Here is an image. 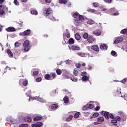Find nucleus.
<instances>
[{"label": "nucleus", "mask_w": 127, "mask_h": 127, "mask_svg": "<svg viewBox=\"0 0 127 127\" xmlns=\"http://www.w3.org/2000/svg\"><path fill=\"white\" fill-rule=\"evenodd\" d=\"M78 55H79V56H81V57H84V56H85V54L82 53V52H79L78 53Z\"/></svg>", "instance_id": "47"}, {"label": "nucleus", "mask_w": 127, "mask_h": 127, "mask_svg": "<svg viewBox=\"0 0 127 127\" xmlns=\"http://www.w3.org/2000/svg\"><path fill=\"white\" fill-rule=\"evenodd\" d=\"M111 123H112L113 124H116V123H117V120H116V119H112L111 121Z\"/></svg>", "instance_id": "55"}, {"label": "nucleus", "mask_w": 127, "mask_h": 127, "mask_svg": "<svg viewBox=\"0 0 127 127\" xmlns=\"http://www.w3.org/2000/svg\"><path fill=\"white\" fill-rule=\"evenodd\" d=\"M109 12L110 13H112L111 15H113V16L119 15V14H120L119 11H117L115 8H111L109 10Z\"/></svg>", "instance_id": "3"}, {"label": "nucleus", "mask_w": 127, "mask_h": 127, "mask_svg": "<svg viewBox=\"0 0 127 127\" xmlns=\"http://www.w3.org/2000/svg\"><path fill=\"white\" fill-rule=\"evenodd\" d=\"M38 74H39V72L38 71H34L33 72V76H37Z\"/></svg>", "instance_id": "44"}, {"label": "nucleus", "mask_w": 127, "mask_h": 127, "mask_svg": "<svg viewBox=\"0 0 127 127\" xmlns=\"http://www.w3.org/2000/svg\"><path fill=\"white\" fill-rule=\"evenodd\" d=\"M81 65H82V67H85L86 66V63H82Z\"/></svg>", "instance_id": "64"}, {"label": "nucleus", "mask_w": 127, "mask_h": 127, "mask_svg": "<svg viewBox=\"0 0 127 127\" xmlns=\"http://www.w3.org/2000/svg\"><path fill=\"white\" fill-rule=\"evenodd\" d=\"M73 119V115H69V117H68L66 119V122H70V121H71V120H72Z\"/></svg>", "instance_id": "30"}, {"label": "nucleus", "mask_w": 127, "mask_h": 127, "mask_svg": "<svg viewBox=\"0 0 127 127\" xmlns=\"http://www.w3.org/2000/svg\"><path fill=\"white\" fill-rule=\"evenodd\" d=\"M23 46H30L29 41L27 40L24 41Z\"/></svg>", "instance_id": "23"}, {"label": "nucleus", "mask_w": 127, "mask_h": 127, "mask_svg": "<svg viewBox=\"0 0 127 127\" xmlns=\"http://www.w3.org/2000/svg\"><path fill=\"white\" fill-rule=\"evenodd\" d=\"M65 35L67 38H70V37H71V34L68 32H66Z\"/></svg>", "instance_id": "45"}, {"label": "nucleus", "mask_w": 127, "mask_h": 127, "mask_svg": "<svg viewBox=\"0 0 127 127\" xmlns=\"http://www.w3.org/2000/svg\"><path fill=\"white\" fill-rule=\"evenodd\" d=\"M123 40V37H119L116 39H115V40L114 41V43L115 44H118V43H119V42H122Z\"/></svg>", "instance_id": "11"}, {"label": "nucleus", "mask_w": 127, "mask_h": 127, "mask_svg": "<svg viewBox=\"0 0 127 127\" xmlns=\"http://www.w3.org/2000/svg\"><path fill=\"white\" fill-rule=\"evenodd\" d=\"M7 53H8L9 56L11 58L13 57V53L11 52V51L9 49H7Z\"/></svg>", "instance_id": "20"}, {"label": "nucleus", "mask_w": 127, "mask_h": 127, "mask_svg": "<svg viewBox=\"0 0 127 127\" xmlns=\"http://www.w3.org/2000/svg\"><path fill=\"white\" fill-rule=\"evenodd\" d=\"M82 81H83L84 82L89 81V77H88L87 75L83 76L82 77Z\"/></svg>", "instance_id": "28"}, {"label": "nucleus", "mask_w": 127, "mask_h": 127, "mask_svg": "<svg viewBox=\"0 0 127 127\" xmlns=\"http://www.w3.org/2000/svg\"><path fill=\"white\" fill-rule=\"evenodd\" d=\"M87 107L88 109H93V108H94V105L92 104H87Z\"/></svg>", "instance_id": "43"}, {"label": "nucleus", "mask_w": 127, "mask_h": 127, "mask_svg": "<svg viewBox=\"0 0 127 127\" xmlns=\"http://www.w3.org/2000/svg\"><path fill=\"white\" fill-rule=\"evenodd\" d=\"M44 78L45 79V80H49L50 81H52V79L51 78V76L49 74H47L45 75Z\"/></svg>", "instance_id": "15"}, {"label": "nucleus", "mask_w": 127, "mask_h": 127, "mask_svg": "<svg viewBox=\"0 0 127 127\" xmlns=\"http://www.w3.org/2000/svg\"><path fill=\"white\" fill-rule=\"evenodd\" d=\"M81 67H82V64L77 63L76 64V68H77V69H80Z\"/></svg>", "instance_id": "38"}, {"label": "nucleus", "mask_w": 127, "mask_h": 127, "mask_svg": "<svg viewBox=\"0 0 127 127\" xmlns=\"http://www.w3.org/2000/svg\"><path fill=\"white\" fill-rule=\"evenodd\" d=\"M75 37L76 40H80V39H81V35H80V34H78V33L75 34Z\"/></svg>", "instance_id": "27"}, {"label": "nucleus", "mask_w": 127, "mask_h": 127, "mask_svg": "<svg viewBox=\"0 0 127 127\" xmlns=\"http://www.w3.org/2000/svg\"><path fill=\"white\" fill-rule=\"evenodd\" d=\"M40 120H42V117L35 116L33 119V121H34V122H36V121H39Z\"/></svg>", "instance_id": "22"}, {"label": "nucleus", "mask_w": 127, "mask_h": 127, "mask_svg": "<svg viewBox=\"0 0 127 127\" xmlns=\"http://www.w3.org/2000/svg\"><path fill=\"white\" fill-rule=\"evenodd\" d=\"M120 33H122V34H126V33H127V29H123L121 31Z\"/></svg>", "instance_id": "32"}, {"label": "nucleus", "mask_w": 127, "mask_h": 127, "mask_svg": "<svg viewBox=\"0 0 127 127\" xmlns=\"http://www.w3.org/2000/svg\"><path fill=\"white\" fill-rule=\"evenodd\" d=\"M100 106H97L95 108V111H98L99 110H100Z\"/></svg>", "instance_id": "57"}, {"label": "nucleus", "mask_w": 127, "mask_h": 127, "mask_svg": "<svg viewBox=\"0 0 127 127\" xmlns=\"http://www.w3.org/2000/svg\"><path fill=\"white\" fill-rule=\"evenodd\" d=\"M19 127H27L28 124H21L19 126Z\"/></svg>", "instance_id": "34"}, {"label": "nucleus", "mask_w": 127, "mask_h": 127, "mask_svg": "<svg viewBox=\"0 0 127 127\" xmlns=\"http://www.w3.org/2000/svg\"><path fill=\"white\" fill-rule=\"evenodd\" d=\"M56 72L57 75H61V74H62V71L60 69H57Z\"/></svg>", "instance_id": "31"}, {"label": "nucleus", "mask_w": 127, "mask_h": 127, "mask_svg": "<svg viewBox=\"0 0 127 127\" xmlns=\"http://www.w3.org/2000/svg\"><path fill=\"white\" fill-rule=\"evenodd\" d=\"M104 2L106 3H111L112 2V0H103Z\"/></svg>", "instance_id": "49"}, {"label": "nucleus", "mask_w": 127, "mask_h": 127, "mask_svg": "<svg viewBox=\"0 0 127 127\" xmlns=\"http://www.w3.org/2000/svg\"><path fill=\"white\" fill-rule=\"evenodd\" d=\"M88 70H89V71L92 70V66L91 65L88 66Z\"/></svg>", "instance_id": "63"}, {"label": "nucleus", "mask_w": 127, "mask_h": 127, "mask_svg": "<svg viewBox=\"0 0 127 127\" xmlns=\"http://www.w3.org/2000/svg\"><path fill=\"white\" fill-rule=\"evenodd\" d=\"M31 127H37V125L36 124V123H34V124H31Z\"/></svg>", "instance_id": "59"}, {"label": "nucleus", "mask_w": 127, "mask_h": 127, "mask_svg": "<svg viewBox=\"0 0 127 127\" xmlns=\"http://www.w3.org/2000/svg\"><path fill=\"white\" fill-rule=\"evenodd\" d=\"M24 122H26V123H31L32 119H31V117L28 116L24 118Z\"/></svg>", "instance_id": "12"}, {"label": "nucleus", "mask_w": 127, "mask_h": 127, "mask_svg": "<svg viewBox=\"0 0 127 127\" xmlns=\"http://www.w3.org/2000/svg\"><path fill=\"white\" fill-rule=\"evenodd\" d=\"M91 49H92V50H94V51H96V52H99V51H100V48L97 45L92 46Z\"/></svg>", "instance_id": "8"}, {"label": "nucleus", "mask_w": 127, "mask_h": 127, "mask_svg": "<svg viewBox=\"0 0 127 127\" xmlns=\"http://www.w3.org/2000/svg\"><path fill=\"white\" fill-rule=\"evenodd\" d=\"M68 0H59V3L60 4H67Z\"/></svg>", "instance_id": "16"}, {"label": "nucleus", "mask_w": 127, "mask_h": 127, "mask_svg": "<svg viewBox=\"0 0 127 127\" xmlns=\"http://www.w3.org/2000/svg\"><path fill=\"white\" fill-rule=\"evenodd\" d=\"M71 48L73 50H80L81 49V48L75 45L72 46Z\"/></svg>", "instance_id": "21"}, {"label": "nucleus", "mask_w": 127, "mask_h": 127, "mask_svg": "<svg viewBox=\"0 0 127 127\" xmlns=\"http://www.w3.org/2000/svg\"><path fill=\"white\" fill-rule=\"evenodd\" d=\"M69 44H74L75 43V40L73 38H70L68 41Z\"/></svg>", "instance_id": "26"}, {"label": "nucleus", "mask_w": 127, "mask_h": 127, "mask_svg": "<svg viewBox=\"0 0 127 127\" xmlns=\"http://www.w3.org/2000/svg\"><path fill=\"white\" fill-rule=\"evenodd\" d=\"M86 75H87V72H83L81 74V76H82L83 77H84V76H86Z\"/></svg>", "instance_id": "60"}, {"label": "nucleus", "mask_w": 127, "mask_h": 127, "mask_svg": "<svg viewBox=\"0 0 127 127\" xmlns=\"http://www.w3.org/2000/svg\"><path fill=\"white\" fill-rule=\"evenodd\" d=\"M31 33V30L28 29L24 31L23 32L20 33V35L21 36H26L27 35H29Z\"/></svg>", "instance_id": "5"}, {"label": "nucleus", "mask_w": 127, "mask_h": 127, "mask_svg": "<svg viewBox=\"0 0 127 127\" xmlns=\"http://www.w3.org/2000/svg\"><path fill=\"white\" fill-rule=\"evenodd\" d=\"M116 53H117L115 51H112L111 52V55H113V56H115V55H116Z\"/></svg>", "instance_id": "53"}, {"label": "nucleus", "mask_w": 127, "mask_h": 127, "mask_svg": "<svg viewBox=\"0 0 127 127\" xmlns=\"http://www.w3.org/2000/svg\"><path fill=\"white\" fill-rule=\"evenodd\" d=\"M73 17L74 18V20L75 21L74 24L77 26L81 25L82 22L85 21V18H84L83 15H80V14L78 12H75L73 14Z\"/></svg>", "instance_id": "1"}, {"label": "nucleus", "mask_w": 127, "mask_h": 127, "mask_svg": "<svg viewBox=\"0 0 127 127\" xmlns=\"http://www.w3.org/2000/svg\"><path fill=\"white\" fill-rule=\"evenodd\" d=\"M73 74L74 76H78V74H79V72L76 69H75L73 71Z\"/></svg>", "instance_id": "39"}, {"label": "nucleus", "mask_w": 127, "mask_h": 127, "mask_svg": "<svg viewBox=\"0 0 127 127\" xmlns=\"http://www.w3.org/2000/svg\"><path fill=\"white\" fill-rule=\"evenodd\" d=\"M83 38L85 39H87V38H89V34L87 33H85L83 34Z\"/></svg>", "instance_id": "36"}, {"label": "nucleus", "mask_w": 127, "mask_h": 127, "mask_svg": "<svg viewBox=\"0 0 127 127\" xmlns=\"http://www.w3.org/2000/svg\"><path fill=\"white\" fill-rule=\"evenodd\" d=\"M88 11L89 12H91L92 13H95V12H96V10H95V9H89Z\"/></svg>", "instance_id": "42"}, {"label": "nucleus", "mask_w": 127, "mask_h": 127, "mask_svg": "<svg viewBox=\"0 0 127 127\" xmlns=\"http://www.w3.org/2000/svg\"><path fill=\"white\" fill-rule=\"evenodd\" d=\"M20 45H21V44L18 42H16L15 43V47H19V46H20Z\"/></svg>", "instance_id": "41"}, {"label": "nucleus", "mask_w": 127, "mask_h": 127, "mask_svg": "<svg viewBox=\"0 0 127 127\" xmlns=\"http://www.w3.org/2000/svg\"><path fill=\"white\" fill-rule=\"evenodd\" d=\"M24 51L27 52L30 50V46H23Z\"/></svg>", "instance_id": "19"}, {"label": "nucleus", "mask_w": 127, "mask_h": 127, "mask_svg": "<svg viewBox=\"0 0 127 127\" xmlns=\"http://www.w3.org/2000/svg\"><path fill=\"white\" fill-rule=\"evenodd\" d=\"M105 121L104 117H100L97 118V121L94 122V125H101Z\"/></svg>", "instance_id": "4"}, {"label": "nucleus", "mask_w": 127, "mask_h": 127, "mask_svg": "<svg viewBox=\"0 0 127 127\" xmlns=\"http://www.w3.org/2000/svg\"><path fill=\"white\" fill-rule=\"evenodd\" d=\"M45 2H46L47 3H51V0H45Z\"/></svg>", "instance_id": "62"}, {"label": "nucleus", "mask_w": 127, "mask_h": 127, "mask_svg": "<svg viewBox=\"0 0 127 127\" xmlns=\"http://www.w3.org/2000/svg\"><path fill=\"white\" fill-rule=\"evenodd\" d=\"M71 80L72 81V82H78V79L74 77H71Z\"/></svg>", "instance_id": "48"}, {"label": "nucleus", "mask_w": 127, "mask_h": 127, "mask_svg": "<svg viewBox=\"0 0 127 127\" xmlns=\"http://www.w3.org/2000/svg\"><path fill=\"white\" fill-rule=\"evenodd\" d=\"M36 82H41V81H42V78L41 77H38L36 79Z\"/></svg>", "instance_id": "50"}, {"label": "nucleus", "mask_w": 127, "mask_h": 127, "mask_svg": "<svg viewBox=\"0 0 127 127\" xmlns=\"http://www.w3.org/2000/svg\"><path fill=\"white\" fill-rule=\"evenodd\" d=\"M79 116H80V112H76L74 116V117L75 118V119H77V118H79Z\"/></svg>", "instance_id": "40"}, {"label": "nucleus", "mask_w": 127, "mask_h": 127, "mask_svg": "<svg viewBox=\"0 0 127 127\" xmlns=\"http://www.w3.org/2000/svg\"><path fill=\"white\" fill-rule=\"evenodd\" d=\"M97 117H99V113L95 112L91 116H90L89 119L93 120L94 119H95V118H97Z\"/></svg>", "instance_id": "9"}, {"label": "nucleus", "mask_w": 127, "mask_h": 127, "mask_svg": "<svg viewBox=\"0 0 127 127\" xmlns=\"http://www.w3.org/2000/svg\"><path fill=\"white\" fill-rule=\"evenodd\" d=\"M27 84H28V81H27V80H25L23 82V85L25 86H26Z\"/></svg>", "instance_id": "52"}, {"label": "nucleus", "mask_w": 127, "mask_h": 127, "mask_svg": "<svg viewBox=\"0 0 127 127\" xmlns=\"http://www.w3.org/2000/svg\"><path fill=\"white\" fill-rule=\"evenodd\" d=\"M93 5L94 6V7H99V3H93Z\"/></svg>", "instance_id": "54"}, {"label": "nucleus", "mask_w": 127, "mask_h": 127, "mask_svg": "<svg viewBox=\"0 0 127 127\" xmlns=\"http://www.w3.org/2000/svg\"><path fill=\"white\" fill-rule=\"evenodd\" d=\"M36 124H37V127H41L43 125V123L42 122H37Z\"/></svg>", "instance_id": "37"}, {"label": "nucleus", "mask_w": 127, "mask_h": 127, "mask_svg": "<svg viewBox=\"0 0 127 127\" xmlns=\"http://www.w3.org/2000/svg\"><path fill=\"white\" fill-rule=\"evenodd\" d=\"M116 120H117V121H121V117L120 116H117L116 117Z\"/></svg>", "instance_id": "61"}, {"label": "nucleus", "mask_w": 127, "mask_h": 127, "mask_svg": "<svg viewBox=\"0 0 127 127\" xmlns=\"http://www.w3.org/2000/svg\"><path fill=\"white\" fill-rule=\"evenodd\" d=\"M87 24H94V23H95V22L93 20H89L87 21Z\"/></svg>", "instance_id": "35"}, {"label": "nucleus", "mask_w": 127, "mask_h": 127, "mask_svg": "<svg viewBox=\"0 0 127 127\" xmlns=\"http://www.w3.org/2000/svg\"><path fill=\"white\" fill-rule=\"evenodd\" d=\"M93 34L99 36V35H101V31L99 30H96L93 31Z\"/></svg>", "instance_id": "17"}, {"label": "nucleus", "mask_w": 127, "mask_h": 127, "mask_svg": "<svg viewBox=\"0 0 127 127\" xmlns=\"http://www.w3.org/2000/svg\"><path fill=\"white\" fill-rule=\"evenodd\" d=\"M34 100H37V101H39V102H44L43 99L39 97V96L34 97Z\"/></svg>", "instance_id": "29"}, {"label": "nucleus", "mask_w": 127, "mask_h": 127, "mask_svg": "<svg viewBox=\"0 0 127 127\" xmlns=\"http://www.w3.org/2000/svg\"><path fill=\"white\" fill-rule=\"evenodd\" d=\"M100 49H101V50H107V49H108V45H107L106 44L101 45Z\"/></svg>", "instance_id": "13"}, {"label": "nucleus", "mask_w": 127, "mask_h": 127, "mask_svg": "<svg viewBox=\"0 0 127 127\" xmlns=\"http://www.w3.org/2000/svg\"><path fill=\"white\" fill-rule=\"evenodd\" d=\"M5 30L7 31V32H14L16 30H15V28L13 27H9L6 28Z\"/></svg>", "instance_id": "6"}, {"label": "nucleus", "mask_w": 127, "mask_h": 127, "mask_svg": "<svg viewBox=\"0 0 127 127\" xmlns=\"http://www.w3.org/2000/svg\"><path fill=\"white\" fill-rule=\"evenodd\" d=\"M14 3L15 5H19V2L17 1V0H14Z\"/></svg>", "instance_id": "51"}, {"label": "nucleus", "mask_w": 127, "mask_h": 127, "mask_svg": "<svg viewBox=\"0 0 127 127\" xmlns=\"http://www.w3.org/2000/svg\"><path fill=\"white\" fill-rule=\"evenodd\" d=\"M51 77L52 81V80H54V79H55L56 78V73H55L54 72L51 73Z\"/></svg>", "instance_id": "25"}, {"label": "nucleus", "mask_w": 127, "mask_h": 127, "mask_svg": "<svg viewBox=\"0 0 127 127\" xmlns=\"http://www.w3.org/2000/svg\"><path fill=\"white\" fill-rule=\"evenodd\" d=\"M58 108V105L57 104H53L51 106L50 109L51 111H54Z\"/></svg>", "instance_id": "7"}, {"label": "nucleus", "mask_w": 127, "mask_h": 127, "mask_svg": "<svg viewBox=\"0 0 127 127\" xmlns=\"http://www.w3.org/2000/svg\"><path fill=\"white\" fill-rule=\"evenodd\" d=\"M5 8H6V10H7V11H8V8L7 7H6V6H4V5H0V11H4V9H5Z\"/></svg>", "instance_id": "14"}, {"label": "nucleus", "mask_w": 127, "mask_h": 127, "mask_svg": "<svg viewBox=\"0 0 127 127\" xmlns=\"http://www.w3.org/2000/svg\"><path fill=\"white\" fill-rule=\"evenodd\" d=\"M127 81V78H125L122 80H121L120 82L121 83H123V84H125Z\"/></svg>", "instance_id": "46"}, {"label": "nucleus", "mask_w": 127, "mask_h": 127, "mask_svg": "<svg viewBox=\"0 0 127 127\" xmlns=\"http://www.w3.org/2000/svg\"><path fill=\"white\" fill-rule=\"evenodd\" d=\"M5 13L4 11H0V16L3 15Z\"/></svg>", "instance_id": "56"}, {"label": "nucleus", "mask_w": 127, "mask_h": 127, "mask_svg": "<svg viewBox=\"0 0 127 127\" xmlns=\"http://www.w3.org/2000/svg\"><path fill=\"white\" fill-rule=\"evenodd\" d=\"M64 101L65 104H68L69 103V98L68 96H65L64 98Z\"/></svg>", "instance_id": "24"}, {"label": "nucleus", "mask_w": 127, "mask_h": 127, "mask_svg": "<svg viewBox=\"0 0 127 127\" xmlns=\"http://www.w3.org/2000/svg\"><path fill=\"white\" fill-rule=\"evenodd\" d=\"M31 14H35V15H37V14H38V12H37L35 10H32L31 11Z\"/></svg>", "instance_id": "33"}, {"label": "nucleus", "mask_w": 127, "mask_h": 127, "mask_svg": "<svg viewBox=\"0 0 127 127\" xmlns=\"http://www.w3.org/2000/svg\"><path fill=\"white\" fill-rule=\"evenodd\" d=\"M87 40L89 43H93V42L96 41V38L90 36L88 38Z\"/></svg>", "instance_id": "10"}, {"label": "nucleus", "mask_w": 127, "mask_h": 127, "mask_svg": "<svg viewBox=\"0 0 127 127\" xmlns=\"http://www.w3.org/2000/svg\"><path fill=\"white\" fill-rule=\"evenodd\" d=\"M52 12V10H51V8H48L47 10H46V16H48V15L49 14H51V13Z\"/></svg>", "instance_id": "18"}, {"label": "nucleus", "mask_w": 127, "mask_h": 127, "mask_svg": "<svg viewBox=\"0 0 127 127\" xmlns=\"http://www.w3.org/2000/svg\"><path fill=\"white\" fill-rule=\"evenodd\" d=\"M87 109H88V107L86 106H83V108H82V110L83 111H86V110H87Z\"/></svg>", "instance_id": "58"}, {"label": "nucleus", "mask_w": 127, "mask_h": 127, "mask_svg": "<svg viewBox=\"0 0 127 127\" xmlns=\"http://www.w3.org/2000/svg\"><path fill=\"white\" fill-rule=\"evenodd\" d=\"M101 115L104 116L107 120H109V117L110 119H115V116L112 113H109L107 111H102L100 112Z\"/></svg>", "instance_id": "2"}]
</instances>
